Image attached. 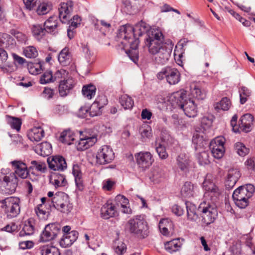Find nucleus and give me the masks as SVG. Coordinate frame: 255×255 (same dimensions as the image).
I'll use <instances>...</instances> for the list:
<instances>
[{
	"instance_id": "obj_1",
	"label": "nucleus",
	"mask_w": 255,
	"mask_h": 255,
	"mask_svg": "<svg viewBox=\"0 0 255 255\" xmlns=\"http://www.w3.org/2000/svg\"><path fill=\"white\" fill-rule=\"evenodd\" d=\"M150 26L145 22L141 21L133 27L129 24L121 26L118 30L117 37L121 40V44L123 48L129 47V49L126 50V52L129 58L134 63H137L138 59V51L137 50L139 41L136 36H141L144 34L148 37L149 34L153 30H149Z\"/></svg>"
},
{
	"instance_id": "obj_2",
	"label": "nucleus",
	"mask_w": 255,
	"mask_h": 255,
	"mask_svg": "<svg viewBox=\"0 0 255 255\" xmlns=\"http://www.w3.org/2000/svg\"><path fill=\"white\" fill-rule=\"evenodd\" d=\"M186 98V95L184 91H178L170 97V101L174 102L172 103V106L174 108L179 107L187 117L194 118L197 114L196 105L193 100L190 99L187 100Z\"/></svg>"
},
{
	"instance_id": "obj_3",
	"label": "nucleus",
	"mask_w": 255,
	"mask_h": 255,
	"mask_svg": "<svg viewBox=\"0 0 255 255\" xmlns=\"http://www.w3.org/2000/svg\"><path fill=\"white\" fill-rule=\"evenodd\" d=\"M125 229L140 239L145 238L149 234L147 223L141 215L129 219L125 225Z\"/></svg>"
},
{
	"instance_id": "obj_4",
	"label": "nucleus",
	"mask_w": 255,
	"mask_h": 255,
	"mask_svg": "<svg viewBox=\"0 0 255 255\" xmlns=\"http://www.w3.org/2000/svg\"><path fill=\"white\" fill-rule=\"evenodd\" d=\"M163 38L162 33L158 30L152 31L148 37H146L145 42L150 53L154 55L167 46L166 43H163Z\"/></svg>"
},
{
	"instance_id": "obj_5",
	"label": "nucleus",
	"mask_w": 255,
	"mask_h": 255,
	"mask_svg": "<svg viewBox=\"0 0 255 255\" xmlns=\"http://www.w3.org/2000/svg\"><path fill=\"white\" fill-rule=\"evenodd\" d=\"M198 210L201 213L202 222L206 225L213 223L218 215L217 210L215 207V205L209 202H202L200 204Z\"/></svg>"
},
{
	"instance_id": "obj_6",
	"label": "nucleus",
	"mask_w": 255,
	"mask_h": 255,
	"mask_svg": "<svg viewBox=\"0 0 255 255\" xmlns=\"http://www.w3.org/2000/svg\"><path fill=\"white\" fill-rule=\"evenodd\" d=\"M205 190L204 198L210 200L212 203L217 202L222 193V189L216 186L207 176L203 183Z\"/></svg>"
},
{
	"instance_id": "obj_7",
	"label": "nucleus",
	"mask_w": 255,
	"mask_h": 255,
	"mask_svg": "<svg viewBox=\"0 0 255 255\" xmlns=\"http://www.w3.org/2000/svg\"><path fill=\"white\" fill-rule=\"evenodd\" d=\"M50 202L52 208H55L62 213H68L70 212L69 207V196L63 192H56Z\"/></svg>"
},
{
	"instance_id": "obj_8",
	"label": "nucleus",
	"mask_w": 255,
	"mask_h": 255,
	"mask_svg": "<svg viewBox=\"0 0 255 255\" xmlns=\"http://www.w3.org/2000/svg\"><path fill=\"white\" fill-rule=\"evenodd\" d=\"M157 77L160 80L165 79L170 85H175L180 81V73L176 68L167 66L157 73Z\"/></svg>"
},
{
	"instance_id": "obj_9",
	"label": "nucleus",
	"mask_w": 255,
	"mask_h": 255,
	"mask_svg": "<svg viewBox=\"0 0 255 255\" xmlns=\"http://www.w3.org/2000/svg\"><path fill=\"white\" fill-rule=\"evenodd\" d=\"M73 3L71 0L61 4L60 7L59 8V18H60L62 23H68L70 21V20H73L80 23L81 19L78 15H74L72 19L71 18V13L73 11Z\"/></svg>"
},
{
	"instance_id": "obj_10",
	"label": "nucleus",
	"mask_w": 255,
	"mask_h": 255,
	"mask_svg": "<svg viewBox=\"0 0 255 255\" xmlns=\"http://www.w3.org/2000/svg\"><path fill=\"white\" fill-rule=\"evenodd\" d=\"M115 157V153L109 145H103L98 150L96 154V163L100 165L109 163Z\"/></svg>"
},
{
	"instance_id": "obj_11",
	"label": "nucleus",
	"mask_w": 255,
	"mask_h": 255,
	"mask_svg": "<svg viewBox=\"0 0 255 255\" xmlns=\"http://www.w3.org/2000/svg\"><path fill=\"white\" fill-rule=\"evenodd\" d=\"M0 179L2 180V184L7 193L11 194L15 191L18 179L14 173H10L3 177L0 175Z\"/></svg>"
},
{
	"instance_id": "obj_12",
	"label": "nucleus",
	"mask_w": 255,
	"mask_h": 255,
	"mask_svg": "<svg viewBox=\"0 0 255 255\" xmlns=\"http://www.w3.org/2000/svg\"><path fill=\"white\" fill-rule=\"evenodd\" d=\"M60 231V226L52 223L47 225L40 235V241L48 242L53 239Z\"/></svg>"
},
{
	"instance_id": "obj_13",
	"label": "nucleus",
	"mask_w": 255,
	"mask_h": 255,
	"mask_svg": "<svg viewBox=\"0 0 255 255\" xmlns=\"http://www.w3.org/2000/svg\"><path fill=\"white\" fill-rule=\"evenodd\" d=\"M97 141L95 135L89 136L86 133L80 131V139L77 144L78 150L83 151L93 146Z\"/></svg>"
},
{
	"instance_id": "obj_14",
	"label": "nucleus",
	"mask_w": 255,
	"mask_h": 255,
	"mask_svg": "<svg viewBox=\"0 0 255 255\" xmlns=\"http://www.w3.org/2000/svg\"><path fill=\"white\" fill-rule=\"evenodd\" d=\"M49 167L54 171H64L67 168V163L64 157L60 155L51 156L47 160Z\"/></svg>"
},
{
	"instance_id": "obj_15",
	"label": "nucleus",
	"mask_w": 255,
	"mask_h": 255,
	"mask_svg": "<svg viewBox=\"0 0 255 255\" xmlns=\"http://www.w3.org/2000/svg\"><path fill=\"white\" fill-rule=\"evenodd\" d=\"M13 168L14 174L21 179H25L29 175L30 170L26 164L21 160H13L10 162Z\"/></svg>"
},
{
	"instance_id": "obj_16",
	"label": "nucleus",
	"mask_w": 255,
	"mask_h": 255,
	"mask_svg": "<svg viewBox=\"0 0 255 255\" xmlns=\"http://www.w3.org/2000/svg\"><path fill=\"white\" fill-rule=\"evenodd\" d=\"M0 69L5 73H11L15 70L13 63L8 61V54L3 48H0Z\"/></svg>"
},
{
	"instance_id": "obj_17",
	"label": "nucleus",
	"mask_w": 255,
	"mask_h": 255,
	"mask_svg": "<svg viewBox=\"0 0 255 255\" xmlns=\"http://www.w3.org/2000/svg\"><path fill=\"white\" fill-rule=\"evenodd\" d=\"M255 192V187L251 184L240 186L233 192V198H251Z\"/></svg>"
},
{
	"instance_id": "obj_18",
	"label": "nucleus",
	"mask_w": 255,
	"mask_h": 255,
	"mask_svg": "<svg viewBox=\"0 0 255 255\" xmlns=\"http://www.w3.org/2000/svg\"><path fill=\"white\" fill-rule=\"evenodd\" d=\"M118 210L117 206L114 203L108 202L101 208V217L104 219L115 217L118 215Z\"/></svg>"
},
{
	"instance_id": "obj_19",
	"label": "nucleus",
	"mask_w": 255,
	"mask_h": 255,
	"mask_svg": "<svg viewBox=\"0 0 255 255\" xmlns=\"http://www.w3.org/2000/svg\"><path fill=\"white\" fill-rule=\"evenodd\" d=\"M241 176L239 170L237 168H231L229 170L225 181L226 189H232L236 184Z\"/></svg>"
},
{
	"instance_id": "obj_20",
	"label": "nucleus",
	"mask_w": 255,
	"mask_h": 255,
	"mask_svg": "<svg viewBox=\"0 0 255 255\" xmlns=\"http://www.w3.org/2000/svg\"><path fill=\"white\" fill-rule=\"evenodd\" d=\"M136 162L139 167L146 168L152 164V155L149 152H140L135 154Z\"/></svg>"
},
{
	"instance_id": "obj_21",
	"label": "nucleus",
	"mask_w": 255,
	"mask_h": 255,
	"mask_svg": "<svg viewBox=\"0 0 255 255\" xmlns=\"http://www.w3.org/2000/svg\"><path fill=\"white\" fill-rule=\"evenodd\" d=\"M172 48V45L169 47L167 46L165 48H163V49H161L159 52L156 53L155 54L156 56L154 58L155 62L159 64H165L170 57Z\"/></svg>"
},
{
	"instance_id": "obj_22",
	"label": "nucleus",
	"mask_w": 255,
	"mask_h": 255,
	"mask_svg": "<svg viewBox=\"0 0 255 255\" xmlns=\"http://www.w3.org/2000/svg\"><path fill=\"white\" fill-rule=\"evenodd\" d=\"M60 18L57 16H50L44 23V26L46 32L48 33L55 34L58 33V27L59 24Z\"/></svg>"
},
{
	"instance_id": "obj_23",
	"label": "nucleus",
	"mask_w": 255,
	"mask_h": 255,
	"mask_svg": "<svg viewBox=\"0 0 255 255\" xmlns=\"http://www.w3.org/2000/svg\"><path fill=\"white\" fill-rule=\"evenodd\" d=\"M79 233L73 230L67 234H64L59 244L61 247L67 248L72 245L77 239Z\"/></svg>"
},
{
	"instance_id": "obj_24",
	"label": "nucleus",
	"mask_w": 255,
	"mask_h": 255,
	"mask_svg": "<svg viewBox=\"0 0 255 255\" xmlns=\"http://www.w3.org/2000/svg\"><path fill=\"white\" fill-rule=\"evenodd\" d=\"M254 120V117L250 114L244 115L240 119V128L243 131L248 132L252 129V126Z\"/></svg>"
},
{
	"instance_id": "obj_25",
	"label": "nucleus",
	"mask_w": 255,
	"mask_h": 255,
	"mask_svg": "<svg viewBox=\"0 0 255 255\" xmlns=\"http://www.w3.org/2000/svg\"><path fill=\"white\" fill-rule=\"evenodd\" d=\"M74 85V80L72 78H68L66 80L59 81V92L61 96L64 97L67 95L69 91Z\"/></svg>"
},
{
	"instance_id": "obj_26",
	"label": "nucleus",
	"mask_w": 255,
	"mask_h": 255,
	"mask_svg": "<svg viewBox=\"0 0 255 255\" xmlns=\"http://www.w3.org/2000/svg\"><path fill=\"white\" fill-rule=\"evenodd\" d=\"M72 174L74 177L77 188L80 191L83 190L84 189L83 174L81 172V167L79 164H73L72 168Z\"/></svg>"
},
{
	"instance_id": "obj_27",
	"label": "nucleus",
	"mask_w": 255,
	"mask_h": 255,
	"mask_svg": "<svg viewBox=\"0 0 255 255\" xmlns=\"http://www.w3.org/2000/svg\"><path fill=\"white\" fill-rule=\"evenodd\" d=\"M49 182L54 186L55 189L64 187L67 184L65 175L58 173H53L51 174Z\"/></svg>"
},
{
	"instance_id": "obj_28",
	"label": "nucleus",
	"mask_w": 255,
	"mask_h": 255,
	"mask_svg": "<svg viewBox=\"0 0 255 255\" xmlns=\"http://www.w3.org/2000/svg\"><path fill=\"white\" fill-rule=\"evenodd\" d=\"M52 146L48 142H43L34 147V151L38 154L42 156H47L52 152Z\"/></svg>"
},
{
	"instance_id": "obj_29",
	"label": "nucleus",
	"mask_w": 255,
	"mask_h": 255,
	"mask_svg": "<svg viewBox=\"0 0 255 255\" xmlns=\"http://www.w3.org/2000/svg\"><path fill=\"white\" fill-rule=\"evenodd\" d=\"M115 204L117 206L118 209H119L121 207V208H122V212L124 213H131V209L127 206L128 203V200L123 195H117L115 198Z\"/></svg>"
},
{
	"instance_id": "obj_30",
	"label": "nucleus",
	"mask_w": 255,
	"mask_h": 255,
	"mask_svg": "<svg viewBox=\"0 0 255 255\" xmlns=\"http://www.w3.org/2000/svg\"><path fill=\"white\" fill-rule=\"evenodd\" d=\"M177 167L183 172H186L188 170L190 160L188 156L185 153H180L176 158Z\"/></svg>"
},
{
	"instance_id": "obj_31",
	"label": "nucleus",
	"mask_w": 255,
	"mask_h": 255,
	"mask_svg": "<svg viewBox=\"0 0 255 255\" xmlns=\"http://www.w3.org/2000/svg\"><path fill=\"white\" fill-rule=\"evenodd\" d=\"M44 130L40 127H35L30 129L27 136L32 141H39L44 136Z\"/></svg>"
},
{
	"instance_id": "obj_32",
	"label": "nucleus",
	"mask_w": 255,
	"mask_h": 255,
	"mask_svg": "<svg viewBox=\"0 0 255 255\" xmlns=\"http://www.w3.org/2000/svg\"><path fill=\"white\" fill-rule=\"evenodd\" d=\"M58 59L59 63L63 66L68 65L71 61V55L69 48H64L59 53Z\"/></svg>"
},
{
	"instance_id": "obj_33",
	"label": "nucleus",
	"mask_w": 255,
	"mask_h": 255,
	"mask_svg": "<svg viewBox=\"0 0 255 255\" xmlns=\"http://www.w3.org/2000/svg\"><path fill=\"white\" fill-rule=\"evenodd\" d=\"M45 207L43 205H38L35 209L36 214L40 220H47L52 210V206L50 204H48V207H46V210L44 209Z\"/></svg>"
},
{
	"instance_id": "obj_34",
	"label": "nucleus",
	"mask_w": 255,
	"mask_h": 255,
	"mask_svg": "<svg viewBox=\"0 0 255 255\" xmlns=\"http://www.w3.org/2000/svg\"><path fill=\"white\" fill-rule=\"evenodd\" d=\"M190 94L193 97L198 100H203L206 97V92L195 84L191 85Z\"/></svg>"
},
{
	"instance_id": "obj_35",
	"label": "nucleus",
	"mask_w": 255,
	"mask_h": 255,
	"mask_svg": "<svg viewBox=\"0 0 255 255\" xmlns=\"http://www.w3.org/2000/svg\"><path fill=\"white\" fill-rule=\"evenodd\" d=\"M195 187L191 182H186L181 188V195L184 198L193 197L195 193Z\"/></svg>"
},
{
	"instance_id": "obj_36",
	"label": "nucleus",
	"mask_w": 255,
	"mask_h": 255,
	"mask_svg": "<svg viewBox=\"0 0 255 255\" xmlns=\"http://www.w3.org/2000/svg\"><path fill=\"white\" fill-rule=\"evenodd\" d=\"M5 210L8 213L7 216L10 218L16 217L20 212L19 204L16 202H9L6 205Z\"/></svg>"
},
{
	"instance_id": "obj_37",
	"label": "nucleus",
	"mask_w": 255,
	"mask_h": 255,
	"mask_svg": "<svg viewBox=\"0 0 255 255\" xmlns=\"http://www.w3.org/2000/svg\"><path fill=\"white\" fill-rule=\"evenodd\" d=\"M41 255H60L59 249L55 246L47 245L39 248Z\"/></svg>"
},
{
	"instance_id": "obj_38",
	"label": "nucleus",
	"mask_w": 255,
	"mask_h": 255,
	"mask_svg": "<svg viewBox=\"0 0 255 255\" xmlns=\"http://www.w3.org/2000/svg\"><path fill=\"white\" fill-rule=\"evenodd\" d=\"M187 218L191 221L195 222L198 218L196 213V207L189 202H186Z\"/></svg>"
},
{
	"instance_id": "obj_39",
	"label": "nucleus",
	"mask_w": 255,
	"mask_h": 255,
	"mask_svg": "<svg viewBox=\"0 0 255 255\" xmlns=\"http://www.w3.org/2000/svg\"><path fill=\"white\" fill-rule=\"evenodd\" d=\"M120 103L125 110H131L134 105V101L131 97L126 94L121 96Z\"/></svg>"
},
{
	"instance_id": "obj_40",
	"label": "nucleus",
	"mask_w": 255,
	"mask_h": 255,
	"mask_svg": "<svg viewBox=\"0 0 255 255\" xmlns=\"http://www.w3.org/2000/svg\"><path fill=\"white\" fill-rule=\"evenodd\" d=\"M181 244L178 239H174L165 244V249L170 253L176 252L181 248Z\"/></svg>"
},
{
	"instance_id": "obj_41",
	"label": "nucleus",
	"mask_w": 255,
	"mask_h": 255,
	"mask_svg": "<svg viewBox=\"0 0 255 255\" xmlns=\"http://www.w3.org/2000/svg\"><path fill=\"white\" fill-rule=\"evenodd\" d=\"M75 140L72 132L70 130H66L63 131L59 137V140L63 143L68 145L73 143Z\"/></svg>"
},
{
	"instance_id": "obj_42",
	"label": "nucleus",
	"mask_w": 255,
	"mask_h": 255,
	"mask_svg": "<svg viewBox=\"0 0 255 255\" xmlns=\"http://www.w3.org/2000/svg\"><path fill=\"white\" fill-rule=\"evenodd\" d=\"M32 33L34 37L40 40L45 35L46 30L45 27H44L40 24H34L32 25L31 28Z\"/></svg>"
},
{
	"instance_id": "obj_43",
	"label": "nucleus",
	"mask_w": 255,
	"mask_h": 255,
	"mask_svg": "<svg viewBox=\"0 0 255 255\" xmlns=\"http://www.w3.org/2000/svg\"><path fill=\"white\" fill-rule=\"evenodd\" d=\"M0 46L10 48L14 46L13 39L9 35L1 33Z\"/></svg>"
},
{
	"instance_id": "obj_44",
	"label": "nucleus",
	"mask_w": 255,
	"mask_h": 255,
	"mask_svg": "<svg viewBox=\"0 0 255 255\" xmlns=\"http://www.w3.org/2000/svg\"><path fill=\"white\" fill-rule=\"evenodd\" d=\"M5 119L7 123L12 128L15 129L17 131H19L20 129L21 121L19 118L6 115Z\"/></svg>"
},
{
	"instance_id": "obj_45",
	"label": "nucleus",
	"mask_w": 255,
	"mask_h": 255,
	"mask_svg": "<svg viewBox=\"0 0 255 255\" xmlns=\"http://www.w3.org/2000/svg\"><path fill=\"white\" fill-rule=\"evenodd\" d=\"M96 91V87L93 85L89 84L84 86L82 92L85 97L88 99H91L95 95Z\"/></svg>"
},
{
	"instance_id": "obj_46",
	"label": "nucleus",
	"mask_w": 255,
	"mask_h": 255,
	"mask_svg": "<svg viewBox=\"0 0 255 255\" xmlns=\"http://www.w3.org/2000/svg\"><path fill=\"white\" fill-rule=\"evenodd\" d=\"M34 232V226L31 221H28L24 225L22 229L20 231L19 235L20 237L30 236L33 234Z\"/></svg>"
},
{
	"instance_id": "obj_47",
	"label": "nucleus",
	"mask_w": 255,
	"mask_h": 255,
	"mask_svg": "<svg viewBox=\"0 0 255 255\" xmlns=\"http://www.w3.org/2000/svg\"><path fill=\"white\" fill-rule=\"evenodd\" d=\"M36 8L35 9L36 12L38 15H41L47 14L50 11V5L47 2H42L37 5Z\"/></svg>"
},
{
	"instance_id": "obj_48",
	"label": "nucleus",
	"mask_w": 255,
	"mask_h": 255,
	"mask_svg": "<svg viewBox=\"0 0 255 255\" xmlns=\"http://www.w3.org/2000/svg\"><path fill=\"white\" fill-rule=\"evenodd\" d=\"M31 165L29 167V170H32L35 169L37 171L42 173L45 172L46 166L45 163L40 161L32 160L30 162Z\"/></svg>"
},
{
	"instance_id": "obj_49",
	"label": "nucleus",
	"mask_w": 255,
	"mask_h": 255,
	"mask_svg": "<svg viewBox=\"0 0 255 255\" xmlns=\"http://www.w3.org/2000/svg\"><path fill=\"white\" fill-rule=\"evenodd\" d=\"M240 100L241 104H245L251 95L252 92L248 88L243 86L239 89Z\"/></svg>"
},
{
	"instance_id": "obj_50",
	"label": "nucleus",
	"mask_w": 255,
	"mask_h": 255,
	"mask_svg": "<svg viewBox=\"0 0 255 255\" xmlns=\"http://www.w3.org/2000/svg\"><path fill=\"white\" fill-rule=\"evenodd\" d=\"M230 106L231 102L230 100L227 97H224L219 102L216 104L215 109L217 110H222L223 111H227L229 109Z\"/></svg>"
},
{
	"instance_id": "obj_51",
	"label": "nucleus",
	"mask_w": 255,
	"mask_h": 255,
	"mask_svg": "<svg viewBox=\"0 0 255 255\" xmlns=\"http://www.w3.org/2000/svg\"><path fill=\"white\" fill-rule=\"evenodd\" d=\"M236 152L241 156H245L249 153V148L242 142H237L234 145Z\"/></svg>"
},
{
	"instance_id": "obj_52",
	"label": "nucleus",
	"mask_w": 255,
	"mask_h": 255,
	"mask_svg": "<svg viewBox=\"0 0 255 255\" xmlns=\"http://www.w3.org/2000/svg\"><path fill=\"white\" fill-rule=\"evenodd\" d=\"M23 52L25 56L28 58H34L38 55L36 48L32 46L24 48Z\"/></svg>"
},
{
	"instance_id": "obj_53",
	"label": "nucleus",
	"mask_w": 255,
	"mask_h": 255,
	"mask_svg": "<svg viewBox=\"0 0 255 255\" xmlns=\"http://www.w3.org/2000/svg\"><path fill=\"white\" fill-rule=\"evenodd\" d=\"M251 198H238L236 197V198H233L234 202L237 206L241 209H245L246 208L249 204V199Z\"/></svg>"
},
{
	"instance_id": "obj_54",
	"label": "nucleus",
	"mask_w": 255,
	"mask_h": 255,
	"mask_svg": "<svg viewBox=\"0 0 255 255\" xmlns=\"http://www.w3.org/2000/svg\"><path fill=\"white\" fill-rule=\"evenodd\" d=\"M225 142V139L224 137H217L210 142V149L212 150V147L218 149L220 146H224Z\"/></svg>"
},
{
	"instance_id": "obj_55",
	"label": "nucleus",
	"mask_w": 255,
	"mask_h": 255,
	"mask_svg": "<svg viewBox=\"0 0 255 255\" xmlns=\"http://www.w3.org/2000/svg\"><path fill=\"white\" fill-rule=\"evenodd\" d=\"M115 252L118 255H123L127 251V246L123 242L118 241L114 245Z\"/></svg>"
},
{
	"instance_id": "obj_56",
	"label": "nucleus",
	"mask_w": 255,
	"mask_h": 255,
	"mask_svg": "<svg viewBox=\"0 0 255 255\" xmlns=\"http://www.w3.org/2000/svg\"><path fill=\"white\" fill-rule=\"evenodd\" d=\"M102 108L97 103L94 102L89 108V116L93 117L101 115Z\"/></svg>"
},
{
	"instance_id": "obj_57",
	"label": "nucleus",
	"mask_w": 255,
	"mask_h": 255,
	"mask_svg": "<svg viewBox=\"0 0 255 255\" xmlns=\"http://www.w3.org/2000/svg\"><path fill=\"white\" fill-rule=\"evenodd\" d=\"M197 158L199 163L201 165L208 164L210 162L208 153L205 151L198 154Z\"/></svg>"
},
{
	"instance_id": "obj_58",
	"label": "nucleus",
	"mask_w": 255,
	"mask_h": 255,
	"mask_svg": "<svg viewBox=\"0 0 255 255\" xmlns=\"http://www.w3.org/2000/svg\"><path fill=\"white\" fill-rule=\"evenodd\" d=\"M156 151L159 157L162 159H166L168 156V154L166 152L165 146L160 143H158L157 142H156Z\"/></svg>"
},
{
	"instance_id": "obj_59",
	"label": "nucleus",
	"mask_w": 255,
	"mask_h": 255,
	"mask_svg": "<svg viewBox=\"0 0 255 255\" xmlns=\"http://www.w3.org/2000/svg\"><path fill=\"white\" fill-rule=\"evenodd\" d=\"M52 82H54V79L51 71H47L44 72L41 75L40 79V83L42 84H45Z\"/></svg>"
},
{
	"instance_id": "obj_60",
	"label": "nucleus",
	"mask_w": 255,
	"mask_h": 255,
	"mask_svg": "<svg viewBox=\"0 0 255 255\" xmlns=\"http://www.w3.org/2000/svg\"><path fill=\"white\" fill-rule=\"evenodd\" d=\"M68 72L65 70L60 69L57 70L53 76L54 81L55 80H66L67 79Z\"/></svg>"
},
{
	"instance_id": "obj_61",
	"label": "nucleus",
	"mask_w": 255,
	"mask_h": 255,
	"mask_svg": "<svg viewBox=\"0 0 255 255\" xmlns=\"http://www.w3.org/2000/svg\"><path fill=\"white\" fill-rule=\"evenodd\" d=\"M211 151L215 158L220 159L223 156L225 150L224 146H220L218 149L212 147V150Z\"/></svg>"
},
{
	"instance_id": "obj_62",
	"label": "nucleus",
	"mask_w": 255,
	"mask_h": 255,
	"mask_svg": "<svg viewBox=\"0 0 255 255\" xmlns=\"http://www.w3.org/2000/svg\"><path fill=\"white\" fill-rule=\"evenodd\" d=\"M23 1L26 8L29 10L35 9L39 3V0H23Z\"/></svg>"
},
{
	"instance_id": "obj_63",
	"label": "nucleus",
	"mask_w": 255,
	"mask_h": 255,
	"mask_svg": "<svg viewBox=\"0 0 255 255\" xmlns=\"http://www.w3.org/2000/svg\"><path fill=\"white\" fill-rule=\"evenodd\" d=\"M203 141L204 139L202 135H200L197 132L194 133L192 137V142L194 144L201 146L203 145Z\"/></svg>"
},
{
	"instance_id": "obj_64",
	"label": "nucleus",
	"mask_w": 255,
	"mask_h": 255,
	"mask_svg": "<svg viewBox=\"0 0 255 255\" xmlns=\"http://www.w3.org/2000/svg\"><path fill=\"white\" fill-rule=\"evenodd\" d=\"M78 116L81 118H87L89 115V107L83 106L80 108L78 112Z\"/></svg>"
}]
</instances>
